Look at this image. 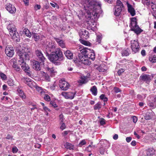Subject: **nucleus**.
<instances>
[{"label":"nucleus","mask_w":156,"mask_h":156,"mask_svg":"<svg viewBox=\"0 0 156 156\" xmlns=\"http://www.w3.org/2000/svg\"><path fill=\"white\" fill-rule=\"evenodd\" d=\"M17 54L19 57L18 62L21 66L22 69L28 76L31 75L30 67L25 62V60H29L30 50L25 44H21L16 49Z\"/></svg>","instance_id":"1"},{"label":"nucleus","mask_w":156,"mask_h":156,"mask_svg":"<svg viewBox=\"0 0 156 156\" xmlns=\"http://www.w3.org/2000/svg\"><path fill=\"white\" fill-rule=\"evenodd\" d=\"M84 2L83 5L86 13V16L89 18H91L92 16L98 17V12L97 10L100 9L101 3L94 0H85Z\"/></svg>","instance_id":"2"},{"label":"nucleus","mask_w":156,"mask_h":156,"mask_svg":"<svg viewBox=\"0 0 156 156\" xmlns=\"http://www.w3.org/2000/svg\"><path fill=\"white\" fill-rule=\"evenodd\" d=\"M48 56L50 61L55 65H58L59 63L57 61L59 62L62 61L63 59V55L62 51L59 48H57L55 51H53L51 54H46Z\"/></svg>","instance_id":"3"},{"label":"nucleus","mask_w":156,"mask_h":156,"mask_svg":"<svg viewBox=\"0 0 156 156\" xmlns=\"http://www.w3.org/2000/svg\"><path fill=\"white\" fill-rule=\"evenodd\" d=\"M7 28L9 30V34L12 39L14 41H18L19 37L18 33L16 32V30L14 25L11 21L6 22Z\"/></svg>","instance_id":"4"},{"label":"nucleus","mask_w":156,"mask_h":156,"mask_svg":"<svg viewBox=\"0 0 156 156\" xmlns=\"http://www.w3.org/2000/svg\"><path fill=\"white\" fill-rule=\"evenodd\" d=\"M137 23L136 18L135 17L132 18L131 19V23L129 26L131 30L138 34L141 33L143 30L139 27Z\"/></svg>","instance_id":"5"},{"label":"nucleus","mask_w":156,"mask_h":156,"mask_svg":"<svg viewBox=\"0 0 156 156\" xmlns=\"http://www.w3.org/2000/svg\"><path fill=\"white\" fill-rule=\"evenodd\" d=\"M56 48V44L52 41L47 42L45 46V51L46 54L48 55V52L54 51Z\"/></svg>","instance_id":"6"},{"label":"nucleus","mask_w":156,"mask_h":156,"mask_svg":"<svg viewBox=\"0 0 156 156\" xmlns=\"http://www.w3.org/2000/svg\"><path fill=\"white\" fill-rule=\"evenodd\" d=\"M90 58L88 57H84L80 58H76L74 59L73 61L76 63H78L79 64H83L85 65H89L91 64V62L89 61Z\"/></svg>","instance_id":"7"},{"label":"nucleus","mask_w":156,"mask_h":156,"mask_svg":"<svg viewBox=\"0 0 156 156\" xmlns=\"http://www.w3.org/2000/svg\"><path fill=\"white\" fill-rule=\"evenodd\" d=\"M131 47L133 53H135L139 51L140 47L137 41L133 40L131 41Z\"/></svg>","instance_id":"8"},{"label":"nucleus","mask_w":156,"mask_h":156,"mask_svg":"<svg viewBox=\"0 0 156 156\" xmlns=\"http://www.w3.org/2000/svg\"><path fill=\"white\" fill-rule=\"evenodd\" d=\"M5 52L8 56L9 57H12L14 54L13 48L11 46H7L5 48Z\"/></svg>","instance_id":"9"},{"label":"nucleus","mask_w":156,"mask_h":156,"mask_svg":"<svg viewBox=\"0 0 156 156\" xmlns=\"http://www.w3.org/2000/svg\"><path fill=\"white\" fill-rule=\"evenodd\" d=\"M59 86L61 89L64 90H67L70 86L69 84L63 79L60 81Z\"/></svg>","instance_id":"10"},{"label":"nucleus","mask_w":156,"mask_h":156,"mask_svg":"<svg viewBox=\"0 0 156 156\" xmlns=\"http://www.w3.org/2000/svg\"><path fill=\"white\" fill-rule=\"evenodd\" d=\"M35 54L37 56V59L39 61L43 62L46 60L41 50H37L35 51Z\"/></svg>","instance_id":"11"},{"label":"nucleus","mask_w":156,"mask_h":156,"mask_svg":"<svg viewBox=\"0 0 156 156\" xmlns=\"http://www.w3.org/2000/svg\"><path fill=\"white\" fill-rule=\"evenodd\" d=\"M23 81L25 83H26L28 86L31 88H33L36 86V83L29 78H25L23 79Z\"/></svg>","instance_id":"12"},{"label":"nucleus","mask_w":156,"mask_h":156,"mask_svg":"<svg viewBox=\"0 0 156 156\" xmlns=\"http://www.w3.org/2000/svg\"><path fill=\"white\" fill-rule=\"evenodd\" d=\"M90 50L87 48H84L81 50V53L79 55V58H83L84 57H88V55Z\"/></svg>","instance_id":"13"},{"label":"nucleus","mask_w":156,"mask_h":156,"mask_svg":"<svg viewBox=\"0 0 156 156\" xmlns=\"http://www.w3.org/2000/svg\"><path fill=\"white\" fill-rule=\"evenodd\" d=\"M6 10L10 13L14 14L16 12V8L14 6L10 3H8L5 5Z\"/></svg>","instance_id":"14"},{"label":"nucleus","mask_w":156,"mask_h":156,"mask_svg":"<svg viewBox=\"0 0 156 156\" xmlns=\"http://www.w3.org/2000/svg\"><path fill=\"white\" fill-rule=\"evenodd\" d=\"M79 34L81 38L87 39L89 37V32L86 30L82 29L79 32Z\"/></svg>","instance_id":"15"},{"label":"nucleus","mask_w":156,"mask_h":156,"mask_svg":"<svg viewBox=\"0 0 156 156\" xmlns=\"http://www.w3.org/2000/svg\"><path fill=\"white\" fill-rule=\"evenodd\" d=\"M75 94V93L72 92H64L62 93V95L64 96L65 98L71 99L74 98Z\"/></svg>","instance_id":"16"},{"label":"nucleus","mask_w":156,"mask_h":156,"mask_svg":"<svg viewBox=\"0 0 156 156\" xmlns=\"http://www.w3.org/2000/svg\"><path fill=\"white\" fill-rule=\"evenodd\" d=\"M128 12L132 16H134L136 14L135 11L133 6L128 2H126Z\"/></svg>","instance_id":"17"},{"label":"nucleus","mask_w":156,"mask_h":156,"mask_svg":"<svg viewBox=\"0 0 156 156\" xmlns=\"http://www.w3.org/2000/svg\"><path fill=\"white\" fill-rule=\"evenodd\" d=\"M140 78L141 80L147 83L150 82L151 79L153 78L152 76L147 74H144L143 75L141 76Z\"/></svg>","instance_id":"18"},{"label":"nucleus","mask_w":156,"mask_h":156,"mask_svg":"<svg viewBox=\"0 0 156 156\" xmlns=\"http://www.w3.org/2000/svg\"><path fill=\"white\" fill-rule=\"evenodd\" d=\"M33 68L35 70L37 71H39L41 69V67L40 63L37 61L34 60L33 61Z\"/></svg>","instance_id":"19"},{"label":"nucleus","mask_w":156,"mask_h":156,"mask_svg":"<svg viewBox=\"0 0 156 156\" xmlns=\"http://www.w3.org/2000/svg\"><path fill=\"white\" fill-rule=\"evenodd\" d=\"M64 53L65 56L68 59H71L73 58V54L70 51L67 50L64 52Z\"/></svg>","instance_id":"20"},{"label":"nucleus","mask_w":156,"mask_h":156,"mask_svg":"<svg viewBox=\"0 0 156 156\" xmlns=\"http://www.w3.org/2000/svg\"><path fill=\"white\" fill-rule=\"evenodd\" d=\"M32 38H33L36 41H37L41 40L42 39L41 38L44 37L43 35H41V37H40L38 34L35 33H32Z\"/></svg>","instance_id":"21"},{"label":"nucleus","mask_w":156,"mask_h":156,"mask_svg":"<svg viewBox=\"0 0 156 156\" xmlns=\"http://www.w3.org/2000/svg\"><path fill=\"white\" fill-rule=\"evenodd\" d=\"M114 14L116 16H119L122 11V8L121 7H117L115 6L114 9Z\"/></svg>","instance_id":"22"},{"label":"nucleus","mask_w":156,"mask_h":156,"mask_svg":"<svg viewBox=\"0 0 156 156\" xmlns=\"http://www.w3.org/2000/svg\"><path fill=\"white\" fill-rule=\"evenodd\" d=\"M54 39L61 47L62 48H65V44L63 40L56 38H55Z\"/></svg>","instance_id":"23"},{"label":"nucleus","mask_w":156,"mask_h":156,"mask_svg":"<svg viewBox=\"0 0 156 156\" xmlns=\"http://www.w3.org/2000/svg\"><path fill=\"white\" fill-rule=\"evenodd\" d=\"M88 24L89 26L88 27V28L89 30H92L93 31H94L96 27V23L94 22L93 23L91 22H89Z\"/></svg>","instance_id":"24"},{"label":"nucleus","mask_w":156,"mask_h":156,"mask_svg":"<svg viewBox=\"0 0 156 156\" xmlns=\"http://www.w3.org/2000/svg\"><path fill=\"white\" fill-rule=\"evenodd\" d=\"M90 90L93 95L94 96L97 95L98 93V90L97 87L95 86H94L91 87Z\"/></svg>","instance_id":"25"},{"label":"nucleus","mask_w":156,"mask_h":156,"mask_svg":"<svg viewBox=\"0 0 156 156\" xmlns=\"http://www.w3.org/2000/svg\"><path fill=\"white\" fill-rule=\"evenodd\" d=\"M40 93L41 95H43V94H44L45 90H43L41 87H39L37 86L36 84V86L34 87Z\"/></svg>","instance_id":"26"},{"label":"nucleus","mask_w":156,"mask_h":156,"mask_svg":"<svg viewBox=\"0 0 156 156\" xmlns=\"http://www.w3.org/2000/svg\"><path fill=\"white\" fill-rule=\"evenodd\" d=\"M41 73L42 75V76L44 78V80L47 81H50V78L48 74L45 73L43 71H41Z\"/></svg>","instance_id":"27"},{"label":"nucleus","mask_w":156,"mask_h":156,"mask_svg":"<svg viewBox=\"0 0 156 156\" xmlns=\"http://www.w3.org/2000/svg\"><path fill=\"white\" fill-rule=\"evenodd\" d=\"M154 116V113L153 112H149L146 114L145 118L146 120H149L151 119Z\"/></svg>","instance_id":"28"},{"label":"nucleus","mask_w":156,"mask_h":156,"mask_svg":"<svg viewBox=\"0 0 156 156\" xmlns=\"http://www.w3.org/2000/svg\"><path fill=\"white\" fill-rule=\"evenodd\" d=\"M46 71H48L51 74H55L56 73V71L54 68H50L49 67H47L45 68Z\"/></svg>","instance_id":"29"},{"label":"nucleus","mask_w":156,"mask_h":156,"mask_svg":"<svg viewBox=\"0 0 156 156\" xmlns=\"http://www.w3.org/2000/svg\"><path fill=\"white\" fill-rule=\"evenodd\" d=\"M155 152V151L152 147H150L148 148L147 151V154L148 155H151L154 154Z\"/></svg>","instance_id":"30"},{"label":"nucleus","mask_w":156,"mask_h":156,"mask_svg":"<svg viewBox=\"0 0 156 156\" xmlns=\"http://www.w3.org/2000/svg\"><path fill=\"white\" fill-rule=\"evenodd\" d=\"M95 54L94 52L90 51L89 53V55H88V57L90 58V59H91L93 61L94 60L95 58Z\"/></svg>","instance_id":"31"},{"label":"nucleus","mask_w":156,"mask_h":156,"mask_svg":"<svg viewBox=\"0 0 156 156\" xmlns=\"http://www.w3.org/2000/svg\"><path fill=\"white\" fill-rule=\"evenodd\" d=\"M100 98L101 100L104 101V103L103 106H104L105 104V102H107L108 100V98L105 96V94H102L100 96Z\"/></svg>","instance_id":"32"},{"label":"nucleus","mask_w":156,"mask_h":156,"mask_svg":"<svg viewBox=\"0 0 156 156\" xmlns=\"http://www.w3.org/2000/svg\"><path fill=\"white\" fill-rule=\"evenodd\" d=\"M149 61L152 63L156 62V55H150L149 58Z\"/></svg>","instance_id":"33"},{"label":"nucleus","mask_w":156,"mask_h":156,"mask_svg":"<svg viewBox=\"0 0 156 156\" xmlns=\"http://www.w3.org/2000/svg\"><path fill=\"white\" fill-rule=\"evenodd\" d=\"M64 146L67 149H69L70 150L73 149L74 148V146L69 143H66L65 144Z\"/></svg>","instance_id":"34"},{"label":"nucleus","mask_w":156,"mask_h":156,"mask_svg":"<svg viewBox=\"0 0 156 156\" xmlns=\"http://www.w3.org/2000/svg\"><path fill=\"white\" fill-rule=\"evenodd\" d=\"M87 77L84 76H82L80 77L79 82L81 83H85L87 82Z\"/></svg>","instance_id":"35"},{"label":"nucleus","mask_w":156,"mask_h":156,"mask_svg":"<svg viewBox=\"0 0 156 156\" xmlns=\"http://www.w3.org/2000/svg\"><path fill=\"white\" fill-rule=\"evenodd\" d=\"M95 147V146L93 145V143L92 142L86 149V151L88 152H90Z\"/></svg>","instance_id":"36"},{"label":"nucleus","mask_w":156,"mask_h":156,"mask_svg":"<svg viewBox=\"0 0 156 156\" xmlns=\"http://www.w3.org/2000/svg\"><path fill=\"white\" fill-rule=\"evenodd\" d=\"M41 96L43 97L44 99L46 101H48L51 100L50 97L48 94H46L45 92L44 94H43V95Z\"/></svg>","instance_id":"37"},{"label":"nucleus","mask_w":156,"mask_h":156,"mask_svg":"<svg viewBox=\"0 0 156 156\" xmlns=\"http://www.w3.org/2000/svg\"><path fill=\"white\" fill-rule=\"evenodd\" d=\"M18 91L19 94V95L23 98H25L26 96L24 95L23 92L20 89H18Z\"/></svg>","instance_id":"38"},{"label":"nucleus","mask_w":156,"mask_h":156,"mask_svg":"<svg viewBox=\"0 0 156 156\" xmlns=\"http://www.w3.org/2000/svg\"><path fill=\"white\" fill-rule=\"evenodd\" d=\"M7 83L10 86H13L14 85V81L13 80L9 79L8 80Z\"/></svg>","instance_id":"39"},{"label":"nucleus","mask_w":156,"mask_h":156,"mask_svg":"<svg viewBox=\"0 0 156 156\" xmlns=\"http://www.w3.org/2000/svg\"><path fill=\"white\" fill-rule=\"evenodd\" d=\"M24 31L25 32L26 35L27 37H31L32 34H31L30 32L28 30L24 29Z\"/></svg>","instance_id":"40"},{"label":"nucleus","mask_w":156,"mask_h":156,"mask_svg":"<svg viewBox=\"0 0 156 156\" xmlns=\"http://www.w3.org/2000/svg\"><path fill=\"white\" fill-rule=\"evenodd\" d=\"M116 7H121L122 8L123 7V5L121 2L119 0H117L116 1Z\"/></svg>","instance_id":"41"},{"label":"nucleus","mask_w":156,"mask_h":156,"mask_svg":"<svg viewBox=\"0 0 156 156\" xmlns=\"http://www.w3.org/2000/svg\"><path fill=\"white\" fill-rule=\"evenodd\" d=\"M80 42L83 44L85 45L86 46H89L90 45V44L89 42L83 40H80Z\"/></svg>","instance_id":"42"},{"label":"nucleus","mask_w":156,"mask_h":156,"mask_svg":"<svg viewBox=\"0 0 156 156\" xmlns=\"http://www.w3.org/2000/svg\"><path fill=\"white\" fill-rule=\"evenodd\" d=\"M94 67L99 72H104V69L101 66H98L97 65H95L94 66Z\"/></svg>","instance_id":"43"},{"label":"nucleus","mask_w":156,"mask_h":156,"mask_svg":"<svg viewBox=\"0 0 156 156\" xmlns=\"http://www.w3.org/2000/svg\"><path fill=\"white\" fill-rule=\"evenodd\" d=\"M12 67L17 71H19L20 70V68L19 66L17 64H15V65H12Z\"/></svg>","instance_id":"44"},{"label":"nucleus","mask_w":156,"mask_h":156,"mask_svg":"<svg viewBox=\"0 0 156 156\" xmlns=\"http://www.w3.org/2000/svg\"><path fill=\"white\" fill-rule=\"evenodd\" d=\"M17 59L16 58H14L12 59L11 60V63L12 65H15V64H17Z\"/></svg>","instance_id":"45"},{"label":"nucleus","mask_w":156,"mask_h":156,"mask_svg":"<svg viewBox=\"0 0 156 156\" xmlns=\"http://www.w3.org/2000/svg\"><path fill=\"white\" fill-rule=\"evenodd\" d=\"M86 144V142L85 140H82L79 144V146L80 147H82L83 145H85Z\"/></svg>","instance_id":"46"},{"label":"nucleus","mask_w":156,"mask_h":156,"mask_svg":"<svg viewBox=\"0 0 156 156\" xmlns=\"http://www.w3.org/2000/svg\"><path fill=\"white\" fill-rule=\"evenodd\" d=\"M0 76L2 80H5L7 78L6 75L2 73H0Z\"/></svg>","instance_id":"47"},{"label":"nucleus","mask_w":156,"mask_h":156,"mask_svg":"<svg viewBox=\"0 0 156 156\" xmlns=\"http://www.w3.org/2000/svg\"><path fill=\"white\" fill-rule=\"evenodd\" d=\"M101 39L102 37L100 35L97 36V42H98V43H100Z\"/></svg>","instance_id":"48"},{"label":"nucleus","mask_w":156,"mask_h":156,"mask_svg":"<svg viewBox=\"0 0 156 156\" xmlns=\"http://www.w3.org/2000/svg\"><path fill=\"white\" fill-rule=\"evenodd\" d=\"M101 125H103L105 124V120L103 119H101L99 121Z\"/></svg>","instance_id":"49"},{"label":"nucleus","mask_w":156,"mask_h":156,"mask_svg":"<svg viewBox=\"0 0 156 156\" xmlns=\"http://www.w3.org/2000/svg\"><path fill=\"white\" fill-rule=\"evenodd\" d=\"M128 51L129 49H127L126 50L123 51V52L122 53V55L125 56L128 55H129V52Z\"/></svg>","instance_id":"50"},{"label":"nucleus","mask_w":156,"mask_h":156,"mask_svg":"<svg viewBox=\"0 0 156 156\" xmlns=\"http://www.w3.org/2000/svg\"><path fill=\"white\" fill-rule=\"evenodd\" d=\"M72 133V132L70 131H65L63 132L62 134L64 136H65L69 133L71 134Z\"/></svg>","instance_id":"51"},{"label":"nucleus","mask_w":156,"mask_h":156,"mask_svg":"<svg viewBox=\"0 0 156 156\" xmlns=\"http://www.w3.org/2000/svg\"><path fill=\"white\" fill-rule=\"evenodd\" d=\"M132 119L133 122L136 123L137 121V118L136 116H133L132 117Z\"/></svg>","instance_id":"52"},{"label":"nucleus","mask_w":156,"mask_h":156,"mask_svg":"<svg viewBox=\"0 0 156 156\" xmlns=\"http://www.w3.org/2000/svg\"><path fill=\"white\" fill-rule=\"evenodd\" d=\"M18 149L15 146L12 148V152L13 153H15L17 152Z\"/></svg>","instance_id":"53"},{"label":"nucleus","mask_w":156,"mask_h":156,"mask_svg":"<svg viewBox=\"0 0 156 156\" xmlns=\"http://www.w3.org/2000/svg\"><path fill=\"white\" fill-rule=\"evenodd\" d=\"M66 128V126L64 123H62L60 127V129L62 130L65 129Z\"/></svg>","instance_id":"54"},{"label":"nucleus","mask_w":156,"mask_h":156,"mask_svg":"<svg viewBox=\"0 0 156 156\" xmlns=\"http://www.w3.org/2000/svg\"><path fill=\"white\" fill-rule=\"evenodd\" d=\"M114 90L115 92L116 93H118L120 91V89L117 87H114Z\"/></svg>","instance_id":"55"},{"label":"nucleus","mask_w":156,"mask_h":156,"mask_svg":"<svg viewBox=\"0 0 156 156\" xmlns=\"http://www.w3.org/2000/svg\"><path fill=\"white\" fill-rule=\"evenodd\" d=\"M50 104L51 105V106H52L53 107H57V105L56 104L55 102L53 101H51L50 102Z\"/></svg>","instance_id":"56"},{"label":"nucleus","mask_w":156,"mask_h":156,"mask_svg":"<svg viewBox=\"0 0 156 156\" xmlns=\"http://www.w3.org/2000/svg\"><path fill=\"white\" fill-rule=\"evenodd\" d=\"M49 7V4L48 2H46L44 6V8L46 9H47Z\"/></svg>","instance_id":"57"},{"label":"nucleus","mask_w":156,"mask_h":156,"mask_svg":"<svg viewBox=\"0 0 156 156\" xmlns=\"http://www.w3.org/2000/svg\"><path fill=\"white\" fill-rule=\"evenodd\" d=\"M100 153L102 154H104L105 152V149H104L103 147H101L100 149Z\"/></svg>","instance_id":"58"},{"label":"nucleus","mask_w":156,"mask_h":156,"mask_svg":"<svg viewBox=\"0 0 156 156\" xmlns=\"http://www.w3.org/2000/svg\"><path fill=\"white\" fill-rule=\"evenodd\" d=\"M152 9L154 11H156V6L155 4H153L151 5Z\"/></svg>","instance_id":"59"},{"label":"nucleus","mask_w":156,"mask_h":156,"mask_svg":"<svg viewBox=\"0 0 156 156\" xmlns=\"http://www.w3.org/2000/svg\"><path fill=\"white\" fill-rule=\"evenodd\" d=\"M124 71V69H119L118 72V73L119 75H120Z\"/></svg>","instance_id":"60"},{"label":"nucleus","mask_w":156,"mask_h":156,"mask_svg":"<svg viewBox=\"0 0 156 156\" xmlns=\"http://www.w3.org/2000/svg\"><path fill=\"white\" fill-rule=\"evenodd\" d=\"M41 6L40 5H37L34 6V9L35 10H37L40 9Z\"/></svg>","instance_id":"61"},{"label":"nucleus","mask_w":156,"mask_h":156,"mask_svg":"<svg viewBox=\"0 0 156 156\" xmlns=\"http://www.w3.org/2000/svg\"><path fill=\"white\" fill-rule=\"evenodd\" d=\"M132 138L131 137H127L126 138V140L127 142H129L131 140Z\"/></svg>","instance_id":"62"},{"label":"nucleus","mask_w":156,"mask_h":156,"mask_svg":"<svg viewBox=\"0 0 156 156\" xmlns=\"http://www.w3.org/2000/svg\"><path fill=\"white\" fill-rule=\"evenodd\" d=\"M9 98L7 97L3 96L1 98L2 100H8Z\"/></svg>","instance_id":"63"},{"label":"nucleus","mask_w":156,"mask_h":156,"mask_svg":"<svg viewBox=\"0 0 156 156\" xmlns=\"http://www.w3.org/2000/svg\"><path fill=\"white\" fill-rule=\"evenodd\" d=\"M63 116L62 114H61L59 115V119L60 120L61 122H62L63 121Z\"/></svg>","instance_id":"64"}]
</instances>
